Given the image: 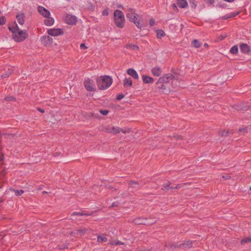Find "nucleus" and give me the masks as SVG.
Segmentation results:
<instances>
[{
    "instance_id": "ddd939ff",
    "label": "nucleus",
    "mask_w": 251,
    "mask_h": 251,
    "mask_svg": "<svg viewBox=\"0 0 251 251\" xmlns=\"http://www.w3.org/2000/svg\"><path fill=\"white\" fill-rule=\"evenodd\" d=\"M127 74L135 79H138L139 76L137 72L133 69H128L126 71Z\"/></svg>"
},
{
    "instance_id": "6e6d98bb",
    "label": "nucleus",
    "mask_w": 251,
    "mask_h": 251,
    "mask_svg": "<svg viewBox=\"0 0 251 251\" xmlns=\"http://www.w3.org/2000/svg\"><path fill=\"white\" fill-rule=\"evenodd\" d=\"M206 2L210 4H212L214 2V0H206Z\"/></svg>"
},
{
    "instance_id": "5701e85b",
    "label": "nucleus",
    "mask_w": 251,
    "mask_h": 251,
    "mask_svg": "<svg viewBox=\"0 0 251 251\" xmlns=\"http://www.w3.org/2000/svg\"><path fill=\"white\" fill-rule=\"evenodd\" d=\"M110 244L111 245H114V246H120V245H124L125 247L126 246V244H125V243L121 242L119 240H112L110 242Z\"/></svg>"
},
{
    "instance_id": "f03ea898",
    "label": "nucleus",
    "mask_w": 251,
    "mask_h": 251,
    "mask_svg": "<svg viewBox=\"0 0 251 251\" xmlns=\"http://www.w3.org/2000/svg\"><path fill=\"white\" fill-rule=\"evenodd\" d=\"M96 81L99 89L100 90H105L109 88L113 82L112 78L108 75L98 77Z\"/></svg>"
},
{
    "instance_id": "4c0bfd02",
    "label": "nucleus",
    "mask_w": 251,
    "mask_h": 251,
    "mask_svg": "<svg viewBox=\"0 0 251 251\" xmlns=\"http://www.w3.org/2000/svg\"><path fill=\"white\" fill-rule=\"evenodd\" d=\"M226 131H227V136H228L230 135L233 134L235 133V131L233 129H226Z\"/></svg>"
},
{
    "instance_id": "f3484780",
    "label": "nucleus",
    "mask_w": 251,
    "mask_h": 251,
    "mask_svg": "<svg viewBox=\"0 0 251 251\" xmlns=\"http://www.w3.org/2000/svg\"><path fill=\"white\" fill-rule=\"evenodd\" d=\"M16 18L19 24L23 25L25 23V16L23 13H19L16 15Z\"/></svg>"
},
{
    "instance_id": "1a4fd4ad",
    "label": "nucleus",
    "mask_w": 251,
    "mask_h": 251,
    "mask_svg": "<svg viewBox=\"0 0 251 251\" xmlns=\"http://www.w3.org/2000/svg\"><path fill=\"white\" fill-rule=\"evenodd\" d=\"M47 33L52 36H58L64 34L63 30L61 28H51L48 29Z\"/></svg>"
},
{
    "instance_id": "8fccbe9b",
    "label": "nucleus",
    "mask_w": 251,
    "mask_h": 251,
    "mask_svg": "<svg viewBox=\"0 0 251 251\" xmlns=\"http://www.w3.org/2000/svg\"><path fill=\"white\" fill-rule=\"evenodd\" d=\"M174 137H175V138H176V139H179V140L182 139V136L181 135H175V136H174Z\"/></svg>"
},
{
    "instance_id": "6e6552de",
    "label": "nucleus",
    "mask_w": 251,
    "mask_h": 251,
    "mask_svg": "<svg viewBox=\"0 0 251 251\" xmlns=\"http://www.w3.org/2000/svg\"><path fill=\"white\" fill-rule=\"evenodd\" d=\"M41 43L46 47H51L53 42V39L49 36H43L41 38Z\"/></svg>"
},
{
    "instance_id": "4be33fe9",
    "label": "nucleus",
    "mask_w": 251,
    "mask_h": 251,
    "mask_svg": "<svg viewBox=\"0 0 251 251\" xmlns=\"http://www.w3.org/2000/svg\"><path fill=\"white\" fill-rule=\"evenodd\" d=\"M125 48H126L127 49H129V50H138L139 49L137 46L132 44H126L125 46Z\"/></svg>"
},
{
    "instance_id": "c03bdc74",
    "label": "nucleus",
    "mask_w": 251,
    "mask_h": 251,
    "mask_svg": "<svg viewBox=\"0 0 251 251\" xmlns=\"http://www.w3.org/2000/svg\"><path fill=\"white\" fill-rule=\"evenodd\" d=\"M172 8L174 10L176 11H178V8L176 6V5L175 3H173V4H172Z\"/></svg>"
},
{
    "instance_id": "f704fd0d",
    "label": "nucleus",
    "mask_w": 251,
    "mask_h": 251,
    "mask_svg": "<svg viewBox=\"0 0 251 251\" xmlns=\"http://www.w3.org/2000/svg\"><path fill=\"white\" fill-rule=\"evenodd\" d=\"M192 44L193 46L197 48H200L201 46V44L197 40H193Z\"/></svg>"
},
{
    "instance_id": "20e7f679",
    "label": "nucleus",
    "mask_w": 251,
    "mask_h": 251,
    "mask_svg": "<svg viewBox=\"0 0 251 251\" xmlns=\"http://www.w3.org/2000/svg\"><path fill=\"white\" fill-rule=\"evenodd\" d=\"M103 130L105 132L109 133H112L113 134H117L120 133L121 132L123 133H129L131 131V129L128 128L124 129L119 127L111 125H108L104 127Z\"/></svg>"
},
{
    "instance_id": "338daca9",
    "label": "nucleus",
    "mask_w": 251,
    "mask_h": 251,
    "mask_svg": "<svg viewBox=\"0 0 251 251\" xmlns=\"http://www.w3.org/2000/svg\"><path fill=\"white\" fill-rule=\"evenodd\" d=\"M250 190L251 191V186L250 187Z\"/></svg>"
},
{
    "instance_id": "864d4df0",
    "label": "nucleus",
    "mask_w": 251,
    "mask_h": 251,
    "mask_svg": "<svg viewBox=\"0 0 251 251\" xmlns=\"http://www.w3.org/2000/svg\"><path fill=\"white\" fill-rule=\"evenodd\" d=\"M136 251H150V250L145 249H138Z\"/></svg>"
},
{
    "instance_id": "680f3d73",
    "label": "nucleus",
    "mask_w": 251,
    "mask_h": 251,
    "mask_svg": "<svg viewBox=\"0 0 251 251\" xmlns=\"http://www.w3.org/2000/svg\"><path fill=\"white\" fill-rule=\"evenodd\" d=\"M118 206V204H115L114 203H113L111 206L113 207V206Z\"/></svg>"
},
{
    "instance_id": "052dcab7",
    "label": "nucleus",
    "mask_w": 251,
    "mask_h": 251,
    "mask_svg": "<svg viewBox=\"0 0 251 251\" xmlns=\"http://www.w3.org/2000/svg\"><path fill=\"white\" fill-rule=\"evenodd\" d=\"M204 46L205 47L208 48V44H207V43H205V44H204Z\"/></svg>"
},
{
    "instance_id": "7c9ffc66",
    "label": "nucleus",
    "mask_w": 251,
    "mask_h": 251,
    "mask_svg": "<svg viewBox=\"0 0 251 251\" xmlns=\"http://www.w3.org/2000/svg\"><path fill=\"white\" fill-rule=\"evenodd\" d=\"M190 184V183L187 182V183H184L183 184H178L176 185V186L175 187H171V189H180L182 188L185 185H189Z\"/></svg>"
},
{
    "instance_id": "b1692460",
    "label": "nucleus",
    "mask_w": 251,
    "mask_h": 251,
    "mask_svg": "<svg viewBox=\"0 0 251 251\" xmlns=\"http://www.w3.org/2000/svg\"><path fill=\"white\" fill-rule=\"evenodd\" d=\"M240 12H238L235 13H231L229 15H227L224 16L222 17V19L223 20H227L228 19L232 18L238 15L239 14Z\"/></svg>"
},
{
    "instance_id": "13d9d810",
    "label": "nucleus",
    "mask_w": 251,
    "mask_h": 251,
    "mask_svg": "<svg viewBox=\"0 0 251 251\" xmlns=\"http://www.w3.org/2000/svg\"><path fill=\"white\" fill-rule=\"evenodd\" d=\"M91 115L92 117H95V118L98 117V116L95 114L93 113H91Z\"/></svg>"
},
{
    "instance_id": "a18cd8bd",
    "label": "nucleus",
    "mask_w": 251,
    "mask_h": 251,
    "mask_svg": "<svg viewBox=\"0 0 251 251\" xmlns=\"http://www.w3.org/2000/svg\"><path fill=\"white\" fill-rule=\"evenodd\" d=\"M124 95L123 94H119L117 96L116 99L117 100H121L123 98H124Z\"/></svg>"
},
{
    "instance_id": "37998d69",
    "label": "nucleus",
    "mask_w": 251,
    "mask_h": 251,
    "mask_svg": "<svg viewBox=\"0 0 251 251\" xmlns=\"http://www.w3.org/2000/svg\"><path fill=\"white\" fill-rule=\"evenodd\" d=\"M170 185V183H167L166 184L164 185L163 189H165V190H168L169 189H171V187H169Z\"/></svg>"
},
{
    "instance_id": "bf43d9fd",
    "label": "nucleus",
    "mask_w": 251,
    "mask_h": 251,
    "mask_svg": "<svg viewBox=\"0 0 251 251\" xmlns=\"http://www.w3.org/2000/svg\"><path fill=\"white\" fill-rule=\"evenodd\" d=\"M224 0L229 2H233L234 0Z\"/></svg>"
},
{
    "instance_id": "0e129e2a",
    "label": "nucleus",
    "mask_w": 251,
    "mask_h": 251,
    "mask_svg": "<svg viewBox=\"0 0 251 251\" xmlns=\"http://www.w3.org/2000/svg\"><path fill=\"white\" fill-rule=\"evenodd\" d=\"M42 193H43V194H47V192H46V191H43V192H42Z\"/></svg>"
},
{
    "instance_id": "39448f33",
    "label": "nucleus",
    "mask_w": 251,
    "mask_h": 251,
    "mask_svg": "<svg viewBox=\"0 0 251 251\" xmlns=\"http://www.w3.org/2000/svg\"><path fill=\"white\" fill-rule=\"evenodd\" d=\"M114 21L116 26L122 28L125 25V16L123 12L116 10L114 12Z\"/></svg>"
},
{
    "instance_id": "5fc2aeb1",
    "label": "nucleus",
    "mask_w": 251,
    "mask_h": 251,
    "mask_svg": "<svg viewBox=\"0 0 251 251\" xmlns=\"http://www.w3.org/2000/svg\"><path fill=\"white\" fill-rule=\"evenodd\" d=\"M6 135L8 137H9V138H11V137H14L15 135L14 134H6Z\"/></svg>"
},
{
    "instance_id": "0eeeda50",
    "label": "nucleus",
    "mask_w": 251,
    "mask_h": 251,
    "mask_svg": "<svg viewBox=\"0 0 251 251\" xmlns=\"http://www.w3.org/2000/svg\"><path fill=\"white\" fill-rule=\"evenodd\" d=\"M174 78V76L172 74H167L159 77L158 81L156 82V84L168 83Z\"/></svg>"
},
{
    "instance_id": "f8f14e48",
    "label": "nucleus",
    "mask_w": 251,
    "mask_h": 251,
    "mask_svg": "<svg viewBox=\"0 0 251 251\" xmlns=\"http://www.w3.org/2000/svg\"><path fill=\"white\" fill-rule=\"evenodd\" d=\"M162 69L159 66H155L151 69V73L154 76H160L162 74Z\"/></svg>"
},
{
    "instance_id": "cd10ccee",
    "label": "nucleus",
    "mask_w": 251,
    "mask_h": 251,
    "mask_svg": "<svg viewBox=\"0 0 251 251\" xmlns=\"http://www.w3.org/2000/svg\"><path fill=\"white\" fill-rule=\"evenodd\" d=\"M107 241V238L104 236H98L97 238V242L100 243H104Z\"/></svg>"
},
{
    "instance_id": "f257e3e1",
    "label": "nucleus",
    "mask_w": 251,
    "mask_h": 251,
    "mask_svg": "<svg viewBox=\"0 0 251 251\" xmlns=\"http://www.w3.org/2000/svg\"><path fill=\"white\" fill-rule=\"evenodd\" d=\"M9 29L13 33L12 38L17 42H22L28 37L26 31L20 29L16 24L12 26H9Z\"/></svg>"
},
{
    "instance_id": "bb28decb",
    "label": "nucleus",
    "mask_w": 251,
    "mask_h": 251,
    "mask_svg": "<svg viewBox=\"0 0 251 251\" xmlns=\"http://www.w3.org/2000/svg\"><path fill=\"white\" fill-rule=\"evenodd\" d=\"M218 135L221 137H227L226 129H221L219 131Z\"/></svg>"
},
{
    "instance_id": "de8ad7c7",
    "label": "nucleus",
    "mask_w": 251,
    "mask_h": 251,
    "mask_svg": "<svg viewBox=\"0 0 251 251\" xmlns=\"http://www.w3.org/2000/svg\"><path fill=\"white\" fill-rule=\"evenodd\" d=\"M86 215V214L82 213H80V212H74L72 214V216H73V215H79V216L81 215V216H82V215Z\"/></svg>"
},
{
    "instance_id": "412c9836",
    "label": "nucleus",
    "mask_w": 251,
    "mask_h": 251,
    "mask_svg": "<svg viewBox=\"0 0 251 251\" xmlns=\"http://www.w3.org/2000/svg\"><path fill=\"white\" fill-rule=\"evenodd\" d=\"M123 84L124 87H131L132 85V81L131 78H126L124 80Z\"/></svg>"
},
{
    "instance_id": "9b49d317",
    "label": "nucleus",
    "mask_w": 251,
    "mask_h": 251,
    "mask_svg": "<svg viewBox=\"0 0 251 251\" xmlns=\"http://www.w3.org/2000/svg\"><path fill=\"white\" fill-rule=\"evenodd\" d=\"M38 11L44 17L46 18L50 16V12L43 6H39L38 7Z\"/></svg>"
},
{
    "instance_id": "c85d7f7f",
    "label": "nucleus",
    "mask_w": 251,
    "mask_h": 251,
    "mask_svg": "<svg viewBox=\"0 0 251 251\" xmlns=\"http://www.w3.org/2000/svg\"><path fill=\"white\" fill-rule=\"evenodd\" d=\"M251 242V237H245L241 241V244L242 245H245L247 243Z\"/></svg>"
},
{
    "instance_id": "58836bf2",
    "label": "nucleus",
    "mask_w": 251,
    "mask_h": 251,
    "mask_svg": "<svg viewBox=\"0 0 251 251\" xmlns=\"http://www.w3.org/2000/svg\"><path fill=\"white\" fill-rule=\"evenodd\" d=\"M6 19L4 17H0V25H3L5 24Z\"/></svg>"
},
{
    "instance_id": "79ce46f5",
    "label": "nucleus",
    "mask_w": 251,
    "mask_h": 251,
    "mask_svg": "<svg viewBox=\"0 0 251 251\" xmlns=\"http://www.w3.org/2000/svg\"><path fill=\"white\" fill-rule=\"evenodd\" d=\"M149 25L151 26H152L155 25V21L153 19L151 18L150 20Z\"/></svg>"
},
{
    "instance_id": "423d86ee",
    "label": "nucleus",
    "mask_w": 251,
    "mask_h": 251,
    "mask_svg": "<svg viewBox=\"0 0 251 251\" xmlns=\"http://www.w3.org/2000/svg\"><path fill=\"white\" fill-rule=\"evenodd\" d=\"M85 89L90 92H95L97 91V87L95 81L90 78L85 79L83 83Z\"/></svg>"
},
{
    "instance_id": "ea45409f",
    "label": "nucleus",
    "mask_w": 251,
    "mask_h": 251,
    "mask_svg": "<svg viewBox=\"0 0 251 251\" xmlns=\"http://www.w3.org/2000/svg\"><path fill=\"white\" fill-rule=\"evenodd\" d=\"M189 1V2L191 3V4H192V7H194V8H195L197 6V2H196L195 0H188Z\"/></svg>"
},
{
    "instance_id": "6ab92c4d",
    "label": "nucleus",
    "mask_w": 251,
    "mask_h": 251,
    "mask_svg": "<svg viewBox=\"0 0 251 251\" xmlns=\"http://www.w3.org/2000/svg\"><path fill=\"white\" fill-rule=\"evenodd\" d=\"M193 244L192 241H187L179 245L178 247L183 249L189 248L192 247Z\"/></svg>"
},
{
    "instance_id": "e2e57ef3",
    "label": "nucleus",
    "mask_w": 251,
    "mask_h": 251,
    "mask_svg": "<svg viewBox=\"0 0 251 251\" xmlns=\"http://www.w3.org/2000/svg\"><path fill=\"white\" fill-rule=\"evenodd\" d=\"M3 159V157L2 156L1 158H0V161H2Z\"/></svg>"
},
{
    "instance_id": "09e8293b",
    "label": "nucleus",
    "mask_w": 251,
    "mask_h": 251,
    "mask_svg": "<svg viewBox=\"0 0 251 251\" xmlns=\"http://www.w3.org/2000/svg\"><path fill=\"white\" fill-rule=\"evenodd\" d=\"M108 14H109V13H108V9H104L102 11V15L104 16H107L108 15Z\"/></svg>"
},
{
    "instance_id": "9d476101",
    "label": "nucleus",
    "mask_w": 251,
    "mask_h": 251,
    "mask_svg": "<svg viewBox=\"0 0 251 251\" xmlns=\"http://www.w3.org/2000/svg\"><path fill=\"white\" fill-rule=\"evenodd\" d=\"M66 23L69 25H74L76 23L77 18L72 15H67L65 19Z\"/></svg>"
},
{
    "instance_id": "49530a36",
    "label": "nucleus",
    "mask_w": 251,
    "mask_h": 251,
    "mask_svg": "<svg viewBox=\"0 0 251 251\" xmlns=\"http://www.w3.org/2000/svg\"><path fill=\"white\" fill-rule=\"evenodd\" d=\"M70 234L71 235V236H74V237H75L76 236V234H78L77 233V232L76 231V230L71 232L70 233Z\"/></svg>"
},
{
    "instance_id": "c9c22d12",
    "label": "nucleus",
    "mask_w": 251,
    "mask_h": 251,
    "mask_svg": "<svg viewBox=\"0 0 251 251\" xmlns=\"http://www.w3.org/2000/svg\"><path fill=\"white\" fill-rule=\"evenodd\" d=\"M158 85V88L159 89L162 90V91H164L165 90H166V86L163 83H159V84H156Z\"/></svg>"
},
{
    "instance_id": "c756f323",
    "label": "nucleus",
    "mask_w": 251,
    "mask_h": 251,
    "mask_svg": "<svg viewBox=\"0 0 251 251\" xmlns=\"http://www.w3.org/2000/svg\"><path fill=\"white\" fill-rule=\"evenodd\" d=\"M238 132L244 135L248 132L247 128L246 126L241 127L238 130Z\"/></svg>"
},
{
    "instance_id": "4d7b16f0",
    "label": "nucleus",
    "mask_w": 251,
    "mask_h": 251,
    "mask_svg": "<svg viewBox=\"0 0 251 251\" xmlns=\"http://www.w3.org/2000/svg\"><path fill=\"white\" fill-rule=\"evenodd\" d=\"M38 110L39 111H40V112H41V113H44L45 112V110L44 109H43L40 108H38Z\"/></svg>"
},
{
    "instance_id": "dca6fc26",
    "label": "nucleus",
    "mask_w": 251,
    "mask_h": 251,
    "mask_svg": "<svg viewBox=\"0 0 251 251\" xmlns=\"http://www.w3.org/2000/svg\"><path fill=\"white\" fill-rule=\"evenodd\" d=\"M241 51L243 53H248L250 51V48L246 44H242L240 46Z\"/></svg>"
},
{
    "instance_id": "69168bd1",
    "label": "nucleus",
    "mask_w": 251,
    "mask_h": 251,
    "mask_svg": "<svg viewBox=\"0 0 251 251\" xmlns=\"http://www.w3.org/2000/svg\"><path fill=\"white\" fill-rule=\"evenodd\" d=\"M2 184H1V183H0V188H1V187H2Z\"/></svg>"
},
{
    "instance_id": "2eb2a0df",
    "label": "nucleus",
    "mask_w": 251,
    "mask_h": 251,
    "mask_svg": "<svg viewBox=\"0 0 251 251\" xmlns=\"http://www.w3.org/2000/svg\"><path fill=\"white\" fill-rule=\"evenodd\" d=\"M142 78L145 84L152 83L154 82V79L152 77L147 75H142Z\"/></svg>"
},
{
    "instance_id": "603ef678",
    "label": "nucleus",
    "mask_w": 251,
    "mask_h": 251,
    "mask_svg": "<svg viewBox=\"0 0 251 251\" xmlns=\"http://www.w3.org/2000/svg\"><path fill=\"white\" fill-rule=\"evenodd\" d=\"M129 185L132 186L133 185H138V183L136 182L130 181L129 182Z\"/></svg>"
},
{
    "instance_id": "aec40b11",
    "label": "nucleus",
    "mask_w": 251,
    "mask_h": 251,
    "mask_svg": "<svg viewBox=\"0 0 251 251\" xmlns=\"http://www.w3.org/2000/svg\"><path fill=\"white\" fill-rule=\"evenodd\" d=\"M177 4L179 7L182 8H185L188 6L186 0H177Z\"/></svg>"
},
{
    "instance_id": "a211bd4d",
    "label": "nucleus",
    "mask_w": 251,
    "mask_h": 251,
    "mask_svg": "<svg viewBox=\"0 0 251 251\" xmlns=\"http://www.w3.org/2000/svg\"><path fill=\"white\" fill-rule=\"evenodd\" d=\"M44 21L45 24L47 26H51L54 23V20L53 18L50 17H47Z\"/></svg>"
},
{
    "instance_id": "2f4dec72",
    "label": "nucleus",
    "mask_w": 251,
    "mask_h": 251,
    "mask_svg": "<svg viewBox=\"0 0 251 251\" xmlns=\"http://www.w3.org/2000/svg\"><path fill=\"white\" fill-rule=\"evenodd\" d=\"M238 48L237 46L236 45H235L233 47H232L230 50V52L232 54H236L238 53Z\"/></svg>"
},
{
    "instance_id": "72a5a7b5",
    "label": "nucleus",
    "mask_w": 251,
    "mask_h": 251,
    "mask_svg": "<svg viewBox=\"0 0 251 251\" xmlns=\"http://www.w3.org/2000/svg\"><path fill=\"white\" fill-rule=\"evenodd\" d=\"M12 74V71L11 70H8L5 74L1 75V77L2 78H5L6 77H8Z\"/></svg>"
},
{
    "instance_id": "4468645a",
    "label": "nucleus",
    "mask_w": 251,
    "mask_h": 251,
    "mask_svg": "<svg viewBox=\"0 0 251 251\" xmlns=\"http://www.w3.org/2000/svg\"><path fill=\"white\" fill-rule=\"evenodd\" d=\"M147 219L145 218H137L133 220V223L135 225H146Z\"/></svg>"
},
{
    "instance_id": "e433bc0d",
    "label": "nucleus",
    "mask_w": 251,
    "mask_h": 251,
    "mask_svg": "<svg viewBox=\"0 0 251 251\" xmlns=\"http://www.w3.org/2000/svg\"><path fill=\"white\" fill-rule=\"evenodd\" d=\"M5 101H15V99L12 96H7L4 98Z\"/></svg>"
},
{
    "instance_id": "7ed1b4c3",
    "label": "nucleus",
    "mask_w": 251,
    "mask_h": 251,
    "mask_svg": "<svg viewBox=\"0 0 251 251\" xmlns=\"http://www.w3.org/2000/svg\"><path fill=\"white\" fill-rule=\"evenodd\" d=\"M126 16L127 18L131 22L134 23L138 28L141 29L142 28V26L140 25V17L138 14L135 12L133 9L131 8L128 9Z\"/></svg>"
},
{
    "instance_id": "473e14b6",
    "label": "nucleus",
    "mask_w": 251,
    "mask_h": 251,
    "mask_svg": "<svg viewBox=\"0 0 251 251\" xmlns=\"http://www.w3.org/2000/svg\"><path fill=\"white\" fill-rule=\"evenodd\" d=\"M165 35V32L162 30H158L157 31V37L158 38H161Z\"/></svg>"
},
{
    "instance_id": "393cba45",
    "label": "nucleus",
    "mask_w": 251,
    "mask_h": 251,
    "mask_svg": "<svg viewBox=\"0 0 251 251\" xmlns=\"http://www.w3.org/2000/svg\"><path fill=\"white\" fill-rule=\"evenodd\" d=\"M88 231V228H81L77 229H76V231L77 232V233L80 235H83L86 233V232Z\"/></svg>"
},
{
    "instance_id": "a878e982",
    "label": "nucleus",
    "mask_w": 251,
    "mask_h": 251,
    "mask_svg": "<svg viewBox=\"0 0 251 251\" xmlns=\"http://www.w3.org/2000/svg\"><path fill=\"white\" fill-rule=\"evenodd\" d=\"M10 190L15 193V194L16 196H21L24 193V191L23 190H15L13 188H10Z\"/></svg>"
},
{
    "instance_id": "3c124183",
    "label": "nucleus",
    "mask_w": 251,
    "mask_h": 251,
    "mask_svg": "<svg viewBox=\"0 0 251 251\" xmlns=\"http://www.w3.org/2000/svg\"><path fill=\"white\" fill-rule=\"evenodd\" d=\"M80 47L81 49H87V47L85 46V45L84 43H82L80 45Z\"/></svg>"
},
{
    "instance_id": "a19ab883",
    "label": "nucleus",
    "mask_w": 251,
    "mask_h": 251,
    "mask_svg": "<svg viewBox=\"0 0 251 251\" xmlns=\"http://www.w3.org/2000/svg\"><path fill=\"white\" fill-rule=\"evenodd\" d=\"M100 112L103 115H106L109 113V111L108 110H100Z\"/></svg>"
}]
</instances>
